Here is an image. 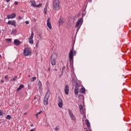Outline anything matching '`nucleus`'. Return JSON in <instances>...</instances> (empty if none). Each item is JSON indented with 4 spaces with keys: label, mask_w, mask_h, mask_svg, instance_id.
<instances>
[{
    "label": "nucleus",
    "mask_w": 131,
    "mask_h": 131,
    "mask_svg": "<svg viewBox=\"0 0 131 131\" xmlns=\"http://www.w3.org/2000/svg\"><path fill=\"white\" fill-rule=\"evenodd\" d=\"M42 6V4H39L37 5H36V7L35 8H39V7H41Z\"/></svg>",
    "instance_id": "cd10ccee"
},
{
    "label": "nucleus",
    "mask_w": 131,
    "mask_h": 131,
    "mask_svg": "<svg viewBox=\"0 0 131 131\" xmlns=\"http://www.w3.org/2000/svg\"><path fill=\"white\" fill-rule=\"evenodd\" d=\"M50 17H49L47 19V27H48V28H49V29H52V25H51V23H50Z\"/></svg>",
    "instance_id": "2eb2a0df"
},
{
    "label": "nucleus",
    "mask_w": 131,
    "mask_h": 131,
    "mask_svg": "<svg viewBox=\"0 0 131 131\" xmlns=\"http://www.w3.org/2000/svg\"><path fill=\"white\" fill-rule=\"evenodd\" d=\"M75 95H76V96H77V95H78V86H77V85H76L75 86Z\"/></svg>",
    "instance_id": "6ab92c4d"
},
{
    "label": "nucleus",
    "mask_w": 131,
    "mask_h": 131,
    "mask_svg": "<svg viewBox=\"0 0 131 131\" xmlns=\"http://www.w3.org/2000/svg\"><path fill=\"white\" fill-rule=\"evenodd\" d=\"M37 86L39 90H42V84L41 83V81H40V80L38 81Z\"/></svg>",
    "instance_id": "f3484780"
},
{
    "label": "nucleus",
    "mask_w": 131,
    "mask_h": 131,
    "mask_svg": "<svg viewBox=\"0 0 131 131\" xmlns=\"http://www.w3.org/2000/svg\"><path fill=\"white\" fill-rule=\"evenodd\" d=\"M17 76H15L14 78L12 79V81H16V80L17 79Z\"/></svg>",
    "instance_id": "c85d7f7f"
},
{
    "label": "nucleus",
    "mask_w": 131,
    "mask_h": 131,
    "mask_svg": "<svg viewBox=\"0 0 131 131\" xmlns=\"http://www.w3.org/2000/svg\"><path fill=\"white\" fill-rule=\"evenodd\" d=\"M16 33H17V30L16 29L12 30L11 32V34H16Z\"/></svg>",
    "instance_id": "b1692460"
},
{
    "label": "nucleus",
    "mask_w": 131,
    "mask_h": 131,
    "mask_svg": "<svg viewBox=\"0 0 131 131\" xmlns=\"http://www.w3.org/2000/svg\"><path fill=\"white\" fill-rule=\"evenodd\" d=\"M11 0H6V3H9Z\"/></svg>",
    "instance_id": "ea45409f"
},
{
    "label": "nucleus",
    "mask_w": 131,
    "mask_h": 131,
    "mask_svg": "<svg viewBox=\"0 0 131 131\" xmlns=\"http://www.w3.org/2000/svg\"><path fill=\"white\" fill-rule=\"evenodd\" d=\"M58 106L59 108H62L63 107V101L61 99V98H58Z\"/></svg>",
    "instance_id": "9d476101"
},
{
    "label": "nucleus",
    "mask_w": 131,
    "mask_h": 131,
    "mask_svg": "<svg viewBox=\"0 0 131 131\" xmlns=\"http://www.w3.org/2000/svg\"><path fill=\"white\" fill-rule=\"evenodd\" d=\"M1 57H2V55H0V58H1Z\"/></svg>",
    "instance_id": "5fc2aeb1"
},
{
    "label": "nucleus",
    "mask_w": 131,
    "mask_h": 131,
    "mask_svg": "<svg viewBox=\"0 0 131 131\" xmlns=\"http://www.w3.org/2000/svg\"><path fill=\"white\" fill-rule=\"evenodd\" d=\"M18 20H21L22 17H21V16H18Z\"/></svg>",
    "instance_id": "4c0bfd02"
},
{
    "label": "nucleus",
    "mask_w": 131,
    "mask_h": 131,
    "mask_svg": "<svg viewBox=\"0 0 131 131\" xmlns=\"http://www.w3.org/2000/svg\"><path fill=\"white\" fill-rule=\"evenodd\" d=\"M23 88H24V85H20L19 88H17V92H19V91H20V90H22L23 89Z\"/></svg>",
    "instance_id": "5701e85b"
},
{
    "label": "nucleus",
    "mask_w": 131,
    "mask_h": 131,
    "mask_svg": "<svg viewBox=\"0 0 131 131\" xmlns=\"http://www.w3.org/2000/svg\"><path fill=\"white\" fill-rule=\"evenodd\" d=\"M82 25V19L80 18L78 20L76 25V28H77V27H79V25H80V26H81V25Z\"/></svg>",
    "instance_id": "1a4fd4ad"
},
{
    "label": "nucleus",
    "mask_w": 131,
    "mask_h": 131,
    "mask_svg": "<svg viewBox=\"0 0 131 131\" xmlns=\"http://www.w3.org/2000/svg\"><path fill=\"white\" fill-rule=\"evenodd\" d=\"M14 43L15 46H20V45H21V42L18 39H15L14 40Z\"/></svg>",
    "instance_id": "dca6fc26"
},
{
    "label": "nucleus",
    "mask_w": 131,
    "mask_h": 131,
    "mask_svg": "<svg viewBox=\"0 0 131 131\" xmlns=\"http://www.w3.org/2000/svg\"><path fill=\"white\" fill-rule=\"evenodd\" d=\"M30 131H34V129H31Z\"/></svg>",
    "instance_id": "c03bdc74"
},
{
    "label": "nucleus",
    "mask_w": 131,
    "mask_h": 131,
    "mask_svg": "<svg viewBox=\"0 0 131 131\" xmlns=\"http://www.w3.org/2000/svg\"><path fill=\"white\" fill-rule=\"evenodd\" d=\"M48 70H49V71H50V68L48 69Z\"/></svg>",
    "instance_id": "603ef678"
},
{
    "label": "nucleus",
    "mask_w": 131,
    "mask_h": 131,
    "mask_svg": "<svg viewBox=\"0 0 131 131\" xmlns=\"http://www.w3.org/2000/svg\"><path fill=\"white\" fill-rule=\"evenodd\" d=\"M27 114V113H25L24 114V115H26Z\"/></svg>",
    "instance_id": "a18cd8bd"
},
{
    "label": "nucleus",
    "mask_w": 131,
    "mask_h": 131,
    "mask_svg": "<svg viewBox=\"0 0 131 131\" xmlns=\"http://www.w3.org/2000/svg\"><path fill=\"white\" fill-rule=\"evenodd\" d=\"M82 16H84V15H83V14H82Z\"/></svg>",
    "instance_id": "864d4df0"
},
{
    "label": "nucleus",
    "mask_w": 131,
    "mask_h": 131,
    "mask_svg": "<svg viewBox=\"0 0 131 131\" xmlns=\"http://www.w3.org/2000/svg\"><path fill=\"white\" fill-rule=\"evenodd\" d=\"M53 7L54 10H59L60 9V2L59 0L53 1Z\"/></svg>",
    "instance_id": "f03ea898"
},
{
    "label": "nucleus",
    "mask_w": 131,
    "mask_h": 131,
    "mask_svg": "<svg viewBox=\"0 0 131 131\" xmlns=\"http://www.w3.org/2000/svg\"><path fill=\"white\" fill-rule=\"evenodd\" d=\"M38 44H37V43L36 44V47H37H37H38V46H38Z\"/></svg>",
    "instance_id": "8fccbe9b"
},
{
    "label": "nucleus",
    "mask_w": 131,
    "mask_h": 131,
    "mask_svg": "<svg viewBox=\"0 0 131 131\" xmlns=\"http://www.w3.org/2000/svg\"><path fill=\"white\" fill-rule=\"evenodd\" d=\"M80 92L81 94H85V88L83 87V86H82V88L80 89Z\"/></svg>",
    "instance_id": "aec40b11"
},
{
    "label": "nucleus",
    "mask_w": 131,
    "mask_h": 131,
    "mask_svg": "<svg viewBox=\"0 0 131 131\" xmlns=\"http://www.w3.org/2000/svg\"><path fill=\"white\" fill-rule=\"evenodd\" d=\"M64 93L66 95H69V86L68 85H66L64 87Z\"/></svg>",
    "instance_id": "f8f14e48"
},
{
    "label": "nucleus",
    "mask_w": 131,
    "mask_h": 131,
    "mask_svg": "<svg viewBox=\"0 0 131 131\" xmlns=\"http://www.w3.org/2000/svg\"><path fill=\"white\" fill-rule=\"evenodd\" d=\"M80 113L81 114H84V113L85 112V110L83 108H82L81 110H80Z\"/></svg>",
    "instance_id": "393cba45"
},
{
    "label": "nucleus",
    "mask_w": 131,
    "mask_h": 131,
    "mask_svg": "<svg viewBox=\"0 0 131 131\" xmlns=\"http://www.w3.org/2000/svg\"><path fill=\"white\" fill-rule=\"evenodd\" d=\"M42 112V111H40L39 112H38L37 114H38V115H39V114H41V113Z\"/></svg>",
    "instance_id": "72a5a7b5"
},
{
    "label": "nucleus",
    "mask_w": 131,
    "mask_h": 131,
    "mask_svg": "<svg viewBox=\"0 0 131 131\" xmlns=\"http://www.w3.org/2000/svg\"><path fill=\"white\" fill-rule=\"evenodd\" d=\"M76 55V51H74L73 49H72L69 53V59L70 63L73 62V56Z\"/></svg>",
    "instance_id": "f257e3e1"
},
{
    "label": "nucleus",
    "mask_w": 131,
    "mask_h": 131,
    "mask_svg": "<svg viewBox=\"0 0 131 131\" xmlns=\"http://www.w3.org/2000/svg\"><path fill=\"white\" fill-rule=\"evenodd\" d=\"M50 91L48 90L46 94L45 98H44V102H43L44 105H48V101L49 99L50 98Z\"/></svg>",
    "instance_id": "20e7f679"
},
{
    "label": "nucleus",
    "mask_w": 131,
    "mask_h": 131,
    "mask_svg": "<svg viewBox=\"0 0 131 131\" xmlns=\"http://www.w3.org/2000/svg\"><path fill=\"white\" fill-rule=\"evenodd\" d=\"M8 69H10V70H13L11 68H8Z\"/></svg>",
    "instance_id": "de8ad7c7"
},
{
    "label": "nucleus",
    "mask_w": 131,
    "mask_h": 131,
    "mask_svg": "<svg viewBox=\"0 0 131 131\" xmlns=\"http://www.w3.org/2000/svg\"><path fill=\"white\" fill-rule=\"evenodd\" d=\"M90 131H92V129H90Z\"/></svg>",
    "instance_id": "6e6d98bb"
},
{
    "label": "nucleus",
    "mask_w": 131,
    "mask_h": 131,
    "mask_svg": "<svg viewBox=\"0 0 131 131\" xmlns=\"http://www.w3.org/2000/svg\"><path fill=\"white\" fill-rule=\"evenodd\" d=\"M28 77H30V75H28Z\"/></svg>",
    "instance_id": "3c124183"
},
{
    "label": "nucleus",
    "mask_w": 131,
    "mask_h": 131,
    "mask_svg": "<svg viewBox=\"0 0 131 131\" xmlns=\"http://www.w3.org/2000/svg\"><path fill=\"white\" fill-rule=\"evenodd\" d=\"M79 28H80V26H79V27H78V28H77V32H78V30H79Z\"/></svg>",
    "instance_id": "79ce46f5"
},
{
    "label": "nucleus",
    "mask_w": 131,
    "mask_h": 131,
    "mask_svg": "<svg viewBox=\"0 0 131 131\" xmlns=\"http://www.w3.org/2000/svg\"><path fill=\"white\" fill-rule=\"evenodd\" d=\"M57 55L56 53H53L51 57V63L52 65H56V60H57Z\"/></svg>",
    "instance_id": "7ed1b4c3"
},
{
    "label": "nucleus",
    "mask_w": 131,
    "mask_h": 131,
    "mask_svg": "<svg viewBox=\"0 0 131 131\" xmlns=\"http://www.w3.org/2000/svg\"><path fill=\"white\" fill-rule=\"evenodd\" d=\"M74 23V19L72 18H70L68 21L67 27L68 28H70Z\"/></svg>",
    "instance_id": "423d86ee"
},
{
    "label": "nucleus",
    "mask_w": 131,
    "mask_h": 131,
    "mask_svg": "<svg viewBox=\"0 0 131 131\" xmlns=\"http://www.w3.org/2000/svg\"><path fill=\"white\" fill-rule=\"evenodd\" d=\"M4 115V112L0 110V116H3Z\"/></svg>",
    "instance_id": "7c9ffc66"
},
{
    "label": "nucleus",
    "mask_w": 131,
    "mask_h": 131,
    "mask_svg": "<svg viewBox=\"0 0 131 131\" xmlns=\"http://www.w3.org/2000/svg\"><path fill=\"white\" fill-rule=\"evenodd\" d=\"M18 3H19V2H17V1H15V2H14L15 5H18Z\"/></svg>",
    "instance_id": "e433bc0d"
},
{
    "label": "nucleus",
    "mask_w": 131,
    "mask_h": 131,
    "mask_svg": "<svg viewBox=\"0 0 131 131\" xmlns=\"http://www.w3.org/2000/svg\"><path fill=\"white\" fill-rule=\"evenodd\" d=\"M24 55L26 56H30L31 54V50L28 48H25L23 52Z\"/></svg>",
    "instance_id": "39448f33"
},
{
    "label": "nucleus",
    "mask_w": 131,
    "mask_h": 131,
    "mask_svg": "<svg viewBox=\"0 0 131 131\" xmlns=\"http://www.w3.org/2000/svg\"><path fill=\"white\" fill-rule=\"evenodd\" d=\"M1 83H4V80H1Z\"/></svg>",
    "instance_id": "58836bf2"
},
{
    "label": "nucleus",
    "mask_w": 131,
    "mask_h": 131,
    "mask_svg": "<svg viewBox=\"0 0 131 131\" xmlns=\"http://www.w3.org/2000/svg\"><path fill=\"white\" fill-rule=\"evenodd\" d=\"M79 108L80 110H81L82 109H83V106H82V105H79Z\"/></svg>",
    "instance_id": "c756f323"
},
{
    "label": "nucleus",
    "mask_w": 131,
    "mask_h": 131,
    "mask_svg": "<svg viewBox=\"0 0 131 131\" xmlns=\"http://www.w3.org/2000/svg\"><path fill=\"white\" fill-rule=\"evenodd\" d=\"M12 117L10 115H8L6 117V119H8L9 120H11Z\"/></svg>",
    "instance_id": "bb28decb"
},
{
    "label": "nucleus",
    "mask_w": 131,
    "mask_h": 131,
    "mask_svg": "<svg viewBox=\"0 0 131 131\" xmlns=\"http://www.w3.org/2000/svg\"><path fill=\"white\" fill-rule=\"evenodd\" d=\"M55 130H56V131L59 130V128H58V127H56L55 128Z\"/></svg>",
    "instance_id": "c9c22d12"
},
{
    "label": "nucleus",
    "mask_w": 131,
    "mask_h": 131,
    "mask_svg": "<svg viewBox=\"0 0 131 131\" xmlns=\"http://www.w3.org/2000/svg\"><path fill=\"white\" fill-rule=\"evenodd\" d=\"M6 41H7L8 42H11V41H12V39H6Z\"/></svg>",
    "instance_id": "2f4dec72"
},
{
    "label": "nucleus",
    "mask_w": 131,
    "mask_h": 131,
    "mask_svg": "<svg viewBox=\"0 0 131 131\" xmlns=\"http://www.w3.org/2000/svg\"><path fill=\"white\" fill-rule=\"evenodd\" d=\"M48 12V5L46 4L45 7V8H44V10H43V13L44 14H47V12Z\"/></svg>",
    "instance_id": "4be33fe9"
},
{
    "label": "nucleus",
    "mask_w": 131,
    "mask_h": 131,
    "mask_svg": "<svg viewBox=\"0 0 131 131\" xmlns=\"http://www.w3.org/2000/svg\"><path fill=\"white\" fill-rule=\"evenodd\" d=\"M35 116H36V118H38V114H36L35 115Z\"/></svg>",
    "instance_id": "a19ab883"
},
{
    "label": "nucleus",
    "mask_w": 131,
    "mask_h": 131,
    "mask_svg": "<svg viewBox=\"0 0 131 131\" xmlns=\"http://www.w3.org/2000/svg\"><path fill=\"white\" fill-rule=\"evenodd\" d=\"M34 100H36V97H34Z\"/></svg>",
    "instance_id": "09e8293b"
},
{
    "label": "nucleus",
    "mask_w": 131,
    "mask_h": 131,
    "mask_svg": "<svg viewBox=\"0 0 131 131\" xmlns=\"http://www.w3.org/2000/svg\"><path fill=\"white\" fill-rule=\"evenodd\" d=\"M64 69H65V67H63L62 68V70H64Z\"/></svg>",
    "instance_id": "37998d69"
},
{
    "label": "nucleus",
    "mask_w": 131,
    "mask_h": 131,
    "mask_svg": "<svg viewBox=\"0 0 131 131\" xmlns=\"http://www.w3.org/2000/svg\"><path fill=\"white\" fill-rule=\"evenodd\" d=\"M30 3H31L32 7H34L35 8L36 7V3L34 0H31Z\"/></svg>",
    "instance_id": "a211bd4d"
},
{
    "label": "nucleus",
    "mask_w": 131,
    "mask_h": 131,
    "mask_svg": "<svg viewBox=\"0 0 131 131\" xmlns=\"http://www.w3.org/2000/svg\"><path fill=\"white\" fill-rule=\"evenodd\" d=\"M7 24L8 25H12V26L16 27V21L15 20H12V21L11 20H9Z\"/></svg>",
    "instance_id": "9b49d317"
},
{
    "label": "nucleus",
    "mask_w": 131,
    "mask_h": 131,
    "mask_svg": "<svg viewBox=\"0 0 131 131\" xmlns=\"http://www.w3.org/2000/svg\"><path fill=\"white\" fill-rule=\"evenodd\" d=\"M65 22V19L62 18V17L59 18V20L58 21V26H61Z\"/></svg>",
    "instance_id": "ddd939ff"
},
{
    "label": "nucleus",
    "mask_w": 131,
    "mask_h": 131,
    "mask_svg": "<svg viewBox=\"0 0 131 131\" xmlns=\"http://www.w3.org/2000/svg\"><path fill=\"white\" fill-rule=\"evenodd\" d=\"M36 80V77H33L31 79V81L33 82V81H35Z\"/></svg>",
    "instance_id": "a878e982"
},
{
    "label": "nucleus",
    "mask_w": 131,
    "mask_h": 131,
    "mask_svg": "<svg viewBox=\"0 0 131 131\" xmlns=\"http://www.w3.org/2000/svg\"><path fill=\"white\" fill-rule=\"evenodd\" d=\"M14 18H16V14L15 13L7 15V19H14Z\"/></svg>",
    "instance_id": "4468645a"
},
{
    "label": "nucleus",
    "mask_w": 131,
    "mask_h": 131,
    "mask_svg": "<svg viewBox=\"0 0 131 131\" xmlns=\"http://www.w3.org/2000/svg\"><path fill=\"white\" fill-rule=\"evenodd\" d=\"M85 122L86 125H87L88 127H91V123H90V121H89V120L86 119L85 121Z\"/></svg>",
    "instance_id": "412c9836"
},
{
    "label": "nucleus",
    "mask_w": 131,
    "mask_h": 131,
    "mask_svg": "<svg viewBox=\"0 0 131 131\" xmlns=\"http://www.w3.org/2000/svg\"><path fill=\"white\" fill-rule=\"evenodd\" d=\"M25 23H26V24L28 25V24H29V21L27 20L25 21Z\"/></svg>",
    "instance_id": "f704fd0d"
},
{
    "label": "nucleus",
    "mask_w": 131,
    "mask_h": 131,
    "mask_svg": "<svg viewBox=\"0 0 131 131\" xmlns=\"http://www.w3.org/2000/svg\"><path fill=\"white\" fill-rule=\"evenodd\" d=\"M68 111L71 120L75 121V120H76V118L75 117L74 115H73V113H72V111H71V110H69Z\"/></svg>",
    "instance_id": "0eeeda50"
},
{
    "label": "nucleus",
    "mask_w": 131,
    "mask_h": 131,
    "mask_svg": "<svg viewBox=\"0 0 131 131\" xmlns=\"http://www.w3.org/2000/svg\"><path fill=\"white\" fill-rule=\"evenodd\" d=\"M33 36H34V33L33 32H31V36L29 37V43H33Z\"/></svg>",
    "instance_id": "6e6552de"
},
{
    "label": "nucleus",
    "mask_w": 131,
    "mask_h": 131,
    "mask_svg": "<svg viewBox=\"0 0 131 131\" xmlns=\"http://www.w3.org/2000/svg\"><path fill=\"white\" fill-rule=\"evenodd\" d=\"M5 79L8 80V78H9V77L8 76V75H6V76H5Z\"/></svg>",
    "instance_id": "473e14b6"
},
{
    "label": "nucleus",
    "mask_w": 131,
    "mask_h": 131,
    "mask_svg": "<svg viewBox=\"0 0 131 131\" xmlns=\"http://www.w3.org/2000/svg\"><path fill=\"white\" fill-rule=\"evenodd\" d=\"M89 2L90 3H92V0H89Z\"/></svg>",
    "instance_id": "49530a36"
}]
</instances>
